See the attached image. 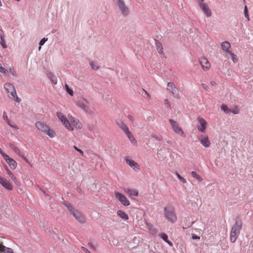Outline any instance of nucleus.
I'll list each match as a JSON object with an SVG mask.
<instances>
[{
  "mask_svg": "<svg viewBox=\"0 0 253 253\" xmlns=\"http://www.w3.org/2000/svg\"><path fill=\"white\" fill-rule=\"evenodd\" d=\"M8 124L11 127L14 128L16 129H19V127L17 126H16L15 124L10 123L8 121Z\"/></svg>",
  "mask_w": 253,
  "mask_h": 253,
  "instance_id": "nucleus-41",
  "label": "nucleus"
},
{
  "mask_svg": "<svg viewBox=\"0 0 253 253\" xmlns=\"http://www.w3.org/2000/svg\"><path fill=\"white\" fill-rule=\"evenodd\" d=\"M117 214L119 216H120L121 218L124 219V220H128V215L123 211L121 210H119L117 211Z\"/></svg>",
  "mask_w": 253,
  "mask_h": 253,
  "instance_id": "nucleus-27",
  "label": "nucleus"
},
{
  "mask_svg": "<svg viewBox=\"0 0 253 253\" xmlns=\"http://www.w3.org/2000/svg\"><path fill=\"white\" fill-rule=\"evenodd\" d=\"M90 65L93 70H97L99 69V66L93 61L90 62Z\"/></svg>",
  "mask_w": 253,
  "mask_h": 253,
  "instance_id": "nucleus-37",
  "label": "nucleus"
},
{
  "mask_svg": "<svg viewBox=\"0 0 253 253\" xmlns=\"http://www.w3.org/2000/svg\"><path fill=\"white\" fill-rule=\"evenodd\" d=\"M0 184L8 190H12L13 189L12 185L5 178L0 177Z\"/></svg>",
  "mask_w": 253,
  "mask_h": 253,
  "instance_id": "nucleus-17",
  "label": "nucleus"
},
{
  "mask_svg": "<svg viewBox=\"0 0 253 253\" xmlns=\"http://www.w3.org/2000/svg\"><path fill=\"white\" fill-rule=\"evenodd\" d=\"M159 236L166 242H167L170 247L173 246L172 243L171 241L168 240V237L166 234L164 233H161L159 234Z\"/></svg>",
  "mask_w": 253,
  "mask_h": 253,
  "instance_id": "nucleus-25",
  "label": "nucleus"
},
{
  "mask_svg": "<svg viewBox=\"0 0 253 253\" xmlns=\"http://www.w3.org/2000/svg\"><path fill=\"white\" fill-rule=\"evenodd\" d=\"M221 46L223 51L225 52L226 53H228L230 52V51H231V50H230V49L231 48V44L230 42L227 41H225L222 42Z\"/></svg>",
  "mask_w": 253,
  "mask_h": 253,
  "instance_id": "nucleus-18",
  "label": "nucleus"
},
{
  "mask_svg": "<svg viewBox=\"0 0 253 253\" xmlns=\"http://www.w3.org/2000/svg\"><path fill=\"white\" fill-rule=\"evenodd\" d=\"M125 134L126 135L128 138L129 139V140H130L132 144L134 145H136L137 144V141L136 140L133 134L129 130L127 132H126Z\"/></svg>",
  "mask_w": 253,
  "mask_h": 253,
  "instance_id": "nucleus-23",
  "label": "nucleus"
},
{
  "mask_svg": "<svg viewBox=\"0 0 253 253\" xmlns=\"http://www.w3.org/2000/svg\"><path fill=\"white\" fill-rule=\"evenodd\" d=\"M192 239H200V237L194 234L192 235Z\"/></svg>",
  "mask_w": 253,
  "mask_h": 253,
  "instance_id": "nucleus-51",
  "label": "nucleus"
},
{
  "mask_svg": "<svg viewBox=\"0 0 253 253\" xmlns=\"http://www.w3.org/2000/svg\"><path fill=\"white\" fill-rule=\"evenodd\" d=\"M198 4L204 13L208 17L211 16V12L208 5L204 2V0H198Z\"/></svg>",
  "mask_w": 253,
  "mask_h": 253,
  "instance_id": "nucleus-7",
  "label": "nucleus"
},
{
  "mask_svg": "<svg viewBox=\"0 0 253 253\" xmlns=\"http://www.w3.org/2000/svg\"><path fill=\"white\" fill-rule=\"evenodd\" d=\"M221 109L226 114L230 113V109H229L228 107L224 104L221 105Z\"/></svg>",
  "mask_w": 253,
  "mask_h": 253,
  "instance_id": "nucleus-32",
  "label": "nucleus"
},
{
  "mask_svg": "<svg viewBox=\"0 0 253 253\" xmlns=\"http://www.w3.org/2000/svg\"><path fill=\"white\" fill-rule=\"evenodd\" d=\"M164 214L165 218L171 223H174L177 220V216L173 209H168L165 208Z\"/></svg>",
  "mask_w": 253,
  "mask_h": 253,
  "instance_id": "nucleus-6",
  "label": "nucleus"
},
{
  "mask_svg": "<svg viewBox=\"0 0 253 253\" xmlns=\"http://www.w3.org/2000/svg\"><path fill=\"white\" fill-rule=\"evenodd\" d=\"M245 17L247 18V21H249L250 20L249 15H248V16Z\"/></svg>",
  "mask_w": 253,
  "mask_h": 253,
  "instance_id": "nucleus-54",
  "label": "nucleus"
},
{
  "mask_svg": "<svg viewBox=\"0 0 253 253\" xmlns=\"http://www.w3.org/2000/svg\"><path fill=\"white\" fill-rule=\"evenodd\" d=\"M164 102H165V104L167 106V107H168L169 109H171L170 104L168 99H166L165 100Z\"/></svg>",
  "mask_w": 253,
  "mask_h": 253,
  "instance_id": "nucleus-40",
  "label": "nucleus"
},
{
  "mask_svg": "<svg viewBox=\"0 0 253 253\" xmlns=\"http://www.w3.org/2000/svg\"><path fill=\"white\" fill-rule=\"evenodd\" d=\"M88 246L91 248L93 251H96V248L91 243H88Z\"/></svg>",
  "mask_w": 253,
  "mask_h": 253,
  "instance_id": "nucleus-46",
  "label": "nucleus"
},
{
  "mask_svg": "<svg viewBox=\"0 0 253 253\" xmlns=\"http://www.w3.org/2000/svg\"><path fill=\"white\" fill-rule=\"evenodd\" d=\"M202 87L205 90L209 91H210V88L208 86V85L205 84H201Z\"/></svg>",
  "mask_w": 253,
  "mask_h": 253,
  "instance_id": "nucleus-43",
  "label": "nucleus"
},
{
  "mask_svg": "<svg viewBox=\"0 0 253 253\" xmlns=\"http://www.w3.org/2000/svg\"><path fill=\"white\" fill-rule=\"evenodd\" d=\"M2 156L6 162L9 159V158H10L7 154H5L4 153L2 154Z\"/></svg>",
  "mask_w": 253,
  "mask_h": 253,
  "instance_id": "nucleus-44",
  "label": "nucleus"
},
{
  "mask_svg": "<svg viewBox=\"0 0 253 253\" xmlns=\"http://www.w3.org/2000/svg\"><path fill=\"white\" fill-rule=\"evenodd\" d=\"M244 14H245V16H248V15H249L247 6H245L244 11Z\"/></svg>",
  "mask_w": 253,
  "mask_h": 253,
  "instance_id": "nucleus-45",
  "label": "nucleus"
},
{
  "mask_svg": "<svg viewBox=\"0 0 253 253\" xmlns=\"http://www.w3.org/2000/svg\"><path fill=\"white\" fill-rule=\"evenodd\" d=\"M169 122L171 125L173 131L180 135L182 137H185V134L182 129L179 126L177 123L172 119L169 120Z\"/></svg>",
  "mask_w": 253,
  "mask_h": 253,
  "instance_id": "nucleus-9",
  "label": "nucleus"
},
{
  "mask_svg": "<svg viewBox=\"0 0 253 253\" xmlns=\"http://www.w3.org/2000/svg\"><path fill=\"white\" fill-rule=\"evenodd\" d=\"M0 252L3 253H14L11 248L5 247L2 243H0Z\"/></svg>",
  "mask_w": 253,
  "mask_h": 253,
  "instance_id": "nucleus-21",
  "label": "nucleus"
},
{
  "mask_svg": "<svg viewBox=\"0 0 253 253\" xmlns=\"http://www.w3.org/2000/svg\"><path fill=\"white\" fill-rule=\"evenodd\" d=\"M23 159V160L27 163H29V161L28 160V159L24 156V155L23 154V156H21V157Z\"/></svg>",
  "mask_w": 253,
  "mask_h": 253,
  "instance_id": "nucleus-52",
  "label": "nucleus"
},
{
  "mask_svg": "<svg viewBox=\"0 0 253 253\" xmlns=\"http://www.w3.org/2000/svg\"><path fill=\"white\" fill-rule=\"evenodd\" d=\"M201 144L205 147H209L211 145V142L209 140V137L207 135H202L198 137Z\"/></svg>",
  "mask_w": 253,
  "mask_h": 253,
  "instance_id": "nucleus-14",
  "label": "nucleus"
},
{
  "mask_svg": "<svg viewBox=\"0 0 253 253\" xmlns=\"http://www.w3.org/2000/svg\"><path fill=\"white\" fill-rule=\"evenodd\" d=\"M47 41V38H43V39H42L40 42H39V44H40V47L39 48V50H40L41 48V46L43 45L44 43H45V42H46Z\"/></svg>",
  "mask_w": 253,
  "mask_h": 253,
  "instance_id": "nucleus-38",
  "label": "nucleus"
},
{
  "mask_svg": "<svg viewBox=\"0 0 253 253\" xmlns=\"http://www.w3.org/2000/svg\"><path fill=\"white\" fill-rule=\"evenodd\" d=\"M155 44H156L157 50L158 52L160 54L164 55V51H163V47L161 43L158 40H156L155 41Z\"/></svg>",
  "mask_w": 253,
  "mask_h": 253,
  "instance_id": "nucleus-24",
  "label": "nucleus"
},
{
  "mask_svg": "<svg viewBox=\"0 0 253 253\" xmlns=\"http://www.w3.org/2000/svg\"><path fill=\"white\" fill-rule=\"evenodd\" d=\"M127 118L131 122H133L134 121V117L132 116H131V115H128L127 116Z\"/></svg>",
  "mask_w": 253,
  "mask_h": 253,
  "instance_id": "nucleus-47",
  "label": "nucleus"
},
{
  "mask_svg": "<svg viewBox=\"0 0 253 253\" xmlns=\"http://www.w3.org/2000/svg\"><path fill=\"white\" fill-rule=\"evenodd\" d=\"M202 69L204 71H209L211 68V64L208 59L205 57H201L199 60Z\"/></svg>",
  "mask_w": 253,
  "mask_h": 253,
  "instance_id": "nucleus-13",
  "label": "nucleus"
},
{
  "mask_svg": "<svg viewBox=\"0 0 253 253\" xmlns=\"http://www.w3.org/2000/svg\"><path fill=\"white\" fill-rule=\"evenodd\" d=\"M125 192L128 194L129 197L131 196H137L138 192L136 189L126 188L124 190Z\"/></svg>",
  "mask_w": 253,
  "mask_h": 253,
  "instance_id": "nucleus-20",
  "label": "nucleus"
},
{
  "mask_svg": "<svg viewBox=\"0 0 253 253\" xmlns=\"http://www.w3.org/2000/svg\"><path fill=\"white\" fill-rule=\"evenodd\" d=\"M7 172L10 177L12 179V180L14 181V182L17 185H19L20 183L17 180V178L15 176V175L13 174V173H12L8 169H7Z\"/></svg>",
  "mask_w": 253,
  "mask_h": 253,
  "instance_id": "nucleus-28",
  "label": "nucleus"
},
{
  "mask_svg": "<svg viewBox=\"0 0 253 253\" xmlns=\"http://www.w3.org/2000/svg\"><path fill=\"white\" fill-rule=\"evenodd\" d=\"M0 72H1V73H3V74H5V75L7 73V70L2 67L0 63Z\"/></svg>",
  "mask_w": 253,
  "mask_h": 253,
  "instance_id": "nucleus-39",
  "label": "nucleus"
},
{
  "mask_svg": "<svg viewBox=\"0 0 253 253\" xmlns=\"http://www.w3.org/2000/svg\"><path fill=\"white\" fill-rule=\"evenodd\" d=\"M145 95L147 96L148 99H150L151 97L150 94L145 90H144Z\"/></svg>",
  "mask_w": 253,
  "mask_h": 253,
  "instance_id": "nucleus-50",
  "label": "nucleus"
},
{
  "mask_svg": "<svg viewBox=\"0 0 253 253\" xmlns=\"http://www.w3.org/2000/svg\"><path fill=\"white\" fill-rule=\"evenodd\" d=\"M0 43L1 44V46L4 48H6L7 47V45H6V44L5 40H4V34L3 33V32L0 30Z\"/></svg>",
  "mask_w": 253,
  "mask_h": 253,
  "instance_id": "nucleus-26",
  "label": "nucleus"
},
{
  "mask_svg": "<svg viewBox=\"0 0 253 253\" xmlns=\"http://www.w3.org/2000/svg\"><path fill=\"white\" fill-rule=\"evenodd\" d=\"M191 174L193 177L196 178L198 181H201L202 180L201 177L199 174H198L196 172L194 171H192Z\"/></svg>",
  "mask_w": 253,
  "mask_h": 253,
  "instance_id": "nucleus-33",
  "label": "nucleus"
},
{
  "mask_svg": "<svg viewBox=\"0 0 253 253\" xmlns=\"http://www.w3.org/2000/svg\"><path fill=\"white\" fill-rule=\"evenodd\" d=\"M230 113L238 114L239 113V109L237 106H235L233 108L230 109Z\"/></svg>",
  "mask_w": 253,
  "mask_h": 253,
  "instance_id": "nucleus-34",
  "label": "nucleus"
},
{
  "mask_svg": "<svg viewBox=\"0 0 253 253\" xmlns=\"http://www.w3.org/2000/svg\"><path fill=\"white\" fill-rule=\"evenodd\" d=\"M242 223L240 221H236L235 225L232 228L230 233V241L234 243L237 240L242 228Z\"/></svg>",
  "mask_w": 253,
  "mask_h": 253,
  "instance_id": "nucleus-3",
  "label": "nucleus"
},
{
  "mask_svg": "<svg viewBox=\"0 0 253 253\" xmlns=\"http://www.w3.org/2000/svg\"><path fill=\"white\" fill-rule=\"evenodd\" d=\"M56 116L64 127L69 131L81 129L83 127V124L80 120L71 115H68L67 118L62 112L58 111L56 112Z\"/></svg>",
  "mask_w": 253,
  "mask_h": 253,
  "instance_id": "nucleus-1",
  "label": "nucleus"
},
{
  "mask_svg": "<svg viewBox=\"0 0 253 253\" xmlns=\"http://www.w3.org/2000/svg\"><path fill=\"white\" fill-rule=\"evenodd\" d=\"M2 6V2L1 0H0V7Z\"/></svg>",
  "mask_w": 253,
  "mask_h": 253,
  "instance_id": "nucleus-56",
  "label": "nucleus"
},
{
  "mask_svg": "<svg viewBox=\"0 0 253 253\" xmlns=\"http://www.w3.org/2000/svg\"><path fill=\"white\" fill-rule=\"evenodd\" d=\"M6 162L8 164L9 166L11 169H16L17 167V163L13 159L10 158Z\"/></svg>",
  "mask_w": 253,
  "mask_h": 253,
  "instance_id": "nucleus-29",
  "label": "nucleus"
},
{
  "mask_svg": "<svg viewBox=\"0 0 253 253\" xmlns=\"http://www.w3.org/2000/svg\"><path fill=\"white\" fill-rule=\"evenodd\" d=\"M117 125L125 132V133L129 131L128 126L124 122L122 121L118 122Z\"/></svg>",
  "mask_w": 253,
  "mask_h": 253,
  "instance_id": "nucleus-22",
  "label": "nucleus"
},
{
  "mask_svg": "<svg viewBox=\"0 0 253 253\" xmlns=\"http://www.w3.org/2000/svg\"><path fill=\"white\" fill-rule=\"evenodd\" d=\"M197 120L200 125V126H197L198 130L201 132L205 133L206 132V129L208 125V123L203 118L201 117H198L197 118Z\"/></svg>",
  "mask_w": 253,
  "mask_h": 253,
  "instance_id": "nucleus-11",
  "label": "nucleus"
},
{
  "mask_svg": "<svg viewBox=\"0 0 253 253\" xmlns=\"http://www.w3.org/2000/svg\"><path fill=\"white\" fill-rule=\"evenodd\" d=\"M82 249L86 253H90V252L85 248L82 247Z\"/></svg>",
  "mask_w": 253,
  "mask_h": 253,
  "instance_id": "nucleus-48",
  "label": "nucleus"
},
{
  "mask_svg": "<svg viewBox=\"0 0 253 253\" xmlns=\"http://www.w3.org/2000/svg\"><path fill=\"white\" fill-rule=\"evenodd\" d=\"M117 4L122 14L124 16H126L128 13L129 10L128 7L125 4L124 1H118Z\"/></svg>",
  "mask_w": 253,
  "mask_h": 253,
  "instance_id": "nucleus-15",
  "label": "nucleus"
},
{
  "mask_svg": "<svg viewBox=\"0 0 253 253\" xmlns=\"http://www.w3.org/2000/svg\"><path fill=\"white\" fill-rule=\"evenodd\" d=\"M66 91L71 96L73 95L74 92L73 90L69 87L67 84H66L65 85Z\"/></svg>",
  "mask_w": 253,
  "mask_h": 253,
  "instance_id": "nucleus-35",
  "label": "nucleus"
},
{
  "mask_svg": "<svg viewBox=\"0 0 253 253\" xmlns=\"http://www.w3.org/2000/svg\"><path fill=\"white\" fill-rule=\"evenodd\" d=\"M228 54L231 56V59L234 63H236L238 61V59L236 55L232 53L231 51H230Z\"/></svg>",
  "mask_w": 253,
  "mask_h": 253,
  "instance_id": "nucleus-31",
  "label": "nucleus"
},
{
  "mask_svg": "<svg viewBox=\"0 0 253 253\" xmlns=\"http://www.w3.org/2000/svg\"><path fill=\"white\" fill-rule=\"evenodd\" d=\"M175 174L176 175L177 178L183 183H186L187 182L186 180L182 176H181L178 172H176Z\"/></svg>",
  "mask_w": 253,
  "mask_h": 253,
  "instance_id": "nucleus-36",
  "label": "nucleus"
},
{
  "mask_svg": "<svg viewBox=\"0 0 253 253\" xmlns=\"http://www.w3.org/2000/svg\"><path fill=\"white\" fill-rule=\"evenodd\" d=\"M9 146L12 149V150L19 157H21V156H23L24 152L22 151L19 148L11 143H10Z\"/></svg>",
  "mask_w": 253,
  "mask_h": 253,
  "instance_id": "nucleus-19",
  "label": "nucleus"
},
{
  "mask_svg": "<svg viewBox=\"0 0 253 253\" xmlns=\"http://www.w3.org/2000/svg\"><path fill=\"white\" fill-rule=\"evenodd\" d=\"M3 116V117H4V118H5L6 119V120L8 121V118H7V115L5 114V113H4Z\"/></svg>",
  "mask_w": 253,
  "mask_h": 253,
  "instance_id": "nucleus-53",
  "label": "nucleus"
},
{
  "mask_svg": "<svg viewBox=\"0 0 253 253\" xmlns=\"http://www.w3.org/2000/svg\"><path fill=\"white\" fill-rule=\"evenodd\" d=\"M65 205L78 221L82 223L85 222V218L80 212L75 210L69 204H66Z\"/></svg>",
  "mask_w": 253,
  "mask_h": 253,
  "instance_id": "nucleus-5",
  "label": "nucleus"
},
{
  "mask_svg": "<svg viewBox=\"0 0 253 253\" xmlns=\"http://www.w3.org/2000/svg\"><path fill=\"white\" fill-rule=\"evenodd\" d=\"M4 87L7 93H10V95H8L9 97L13 99L17 102L19 103L21 101V99L17 96L16 92L13 84L10 83H6L4 84Z\"/></svg>",
  "mask_w": 253,
  "mask_h": 253,
  "instance_id": "nucleus-4",
  "label": "nucleus"
},
{
  "mask_svg": "<svg viewBox=\"0 0 253 253\" xmlns=\"http://www.w3.org/2000/svg\"><path fill=\"white\" fill-rule=\"evenodd\" d=\"M125 160L126 163L135 171H138L140 169L139 165L134 161L133 160L130 159L129 157H126L125 158Z\"/></svg>",
  "mask_w": 253,
  "mask_h": 253,
  "instance_id": "nucleus-16",
  "label": "nucleus"
},
{
  "mask_svg": "<svg viewBox=\"0 0 253 253\" xmlns=\"http://www.w3.org/2000/svg\"><path fill=\"white\" fill-rule=\"evenodd\" d=\"M148 231L150 234H151L152 235H155L157 234V231L156 228H155L152 226H148Z\"/></svg>",
  "mask_w": 253,
  "mask_h": 253,
  "instance_id": "nucleus-30",
  "label": "nucleus"
},
{
  "mask_svg": "<svg viewBox=\"0 0 253 253\" xmlns=\"http://www.w3.org/2000/svg\"><path fill=\"white\" fill-rule=\"evenodd\" d=\"M115 196L116 198L124 206H128L130 205L129 201L122 194L118 192H115Z\"/></svg>",
  "mask_w": 253,
  "mask_h": 253,
  "instance_id": "nucleus-12",
  "label": "nucleus"
},
{
  "mask_svg": "<svg viewBox=\"0 0 253 253\" xmlns=\"http://www.w3.org/2000/svg\"><path fill=\"white\" fill-rule=\"evenodd\" d=\"M0 153L2 155V154L4 153V152L2 151V150L0 148Z\"/></svg>",
  "mask_w": 253,
  "mask_h": 253,
  "instance_id": "nucleus-55",
  "label": "nucleus"
},
{
  "mask_svg": "<svg viewBox=\"0 0 253 253\" xmlns=\"http://www.w3.org/2000/svg\"><path fill=\"white\" fill-rule=\"evenodd\" d=\"M88 103V101L84 98H82L81 100H79L76 101L77 105L79 107L81 108L87 113H91L92 111L87 106Z\"/></svg>",
  "mask_w": 253,
  "mask_h": 253,
  "instance_id": "nucleus-8",
  "label": "nucleus"
},
{
  "mask_svg": "<svg viewBox=\"0 0 253 253\" xmlns=\"http://www.w3.org/2000/svg\"><path fill=\"white\" fill-rule=\"evenodd\" d=\"M74 149H75L77 151L79 152L81 154V155L82 156H83V155H84V152H83V151L82 150H81V149H79V148H78V147H77L75 145H74Z\"/></svg>",
  "mask_w": 253,
  "mask_h": 253,
  "instance_id": "nucleus-42",
  "label": "nucleus"
},
{
  "mask_svg": "<svg viewBox=\"0 0 253 253\" xmlns=\"http://www.w3.org/2000/svg\"><path fill=\"white\" fill-rule=\"evenodd\" d=\"M210 84L212 86H216L217 84L215 81H212L210 82Z\"/></svg>",
  "mask_w": 253,
  "mask_h": 253,
  "instance_id": "nucleus-49",
  "label": "nucleus"
},
{
  "mask_svg": "<svg viewBox=\"0 0 253 253\" xmlns=\"http://www.w3.org/2000/svg\"><path fill=\"white\" fill-rule=\"evenodd\" d=\"M117 0V2L120 1H123V0Z\"/></svg>",
  "mask_w": 253,
  "mask_h": 253,
  "instance_id": "nucleus-57",
  "label": "nucleus"
},
{
  "mask_svg": "<svg viewBox=\"0 0 253 253\" xmlns=\"http://www.w3.org/2000/svg\"><path fill=\"white\" fill-rule=\"evenodd\" d=\"M35 126L40 132L46 134L50 138H53L56 135L53 129L51 128L43 122L38 121L36 122Z\"/></svg>",
  "mask_w": 253,
  "mask_h": 253,
  "instance_id": "nucleus-2",
  "label": "nucleus"
},
{
  "mask_svg": "<svg viewBox=\"0 0 253 253\" xmlns=\"http://www.w3.org/2000/svg\"><path fill=\"white\" fill-rule=\"evenodd\" d=\"M167 90L169 91L175 98L180 99L178 89L173 83L169 82L167 84Z\"/></svg>",
  "mask_w": 253,
  "mask_h": 253,
  "instance_id": "nucleus-10",
  "label": "nucleus"
}]
</instances>
